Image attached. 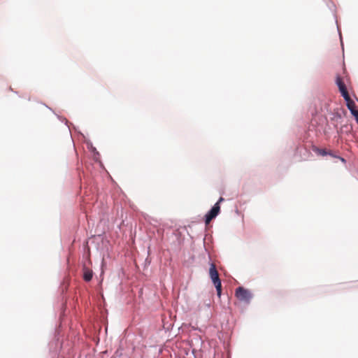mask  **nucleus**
I'll return each mask as SVG.
<instances>
[{"instance_id": "obj_1", "label": "nucleus", "mask_w": 358, "mask_h": 358, "mask_svg": "<svg viewBox=\"0 0 358 358\" xmlns=\"http://www.w3.org/2000/svg\"><path fill=\"white\" fill-rule=\"evenodd\" d=\"M209 275L216 288L217 294L220 298L222 294V282L219 278V274L217 271L215 264L214 263H212L210 264V267L209 269Z\"/></svg>"}, {"instance_id": "obj_2", "label": "nucleus", "mask_w": 358, "mask_h": 358, "mask_svg": "<svg viewBox=\"0 0 358 358\" xmlns=\"http://www.w3.org/2000/svg\"><path fill=\"white\" fill-rule=\"evenodd\" d=\"M235 296L241 301L249 303L252 298L251 292L243 287H238L235 291Z\"/></svg>"}, {"instance_id": "obj_3", "label": "nucleus", "mask_w": 358, "mask_h": 358, "mask_svg": "<svg viewBox=\"0 0 358 358\" xmlns=\"http://www.w3.org/2000/svg\"><path fill=\"white\" fill-rule=\"evenodd\" d=\"M220 210V206L218 203H216L205 216V223L206 225L208 224L210 221L219 214Z\"/></svg>"}, {"instance_id": "obj_4", "label": "nucleus", "mask_w": 358, "mask_h": 358, "mask_svg": "<svg viewBox=\"0 0 358 358\" xmlns=\"http://www.w3.org/2000/svg\"><path fill=\"white\" fill-rule=\"evenodd\" d=\"M336 83L343 97L347 96V95H348L349 93L348 92L344 78H341L340 76H337L336 79Z\"/></svg>"}, {"instance_id": "obj_5", "label": "nucleus", "mask_w": 358, "mask_h": 358, "mask_svg": "<svg viewBox=\"0 0 358 358\" xmlns=\"http://www.w3.org/2000/svg\"><path fill=\"white\" fill-rule=\"evenodd\" d=\"M343 98L346 101V106L350 110V113L356 109V104L355 101L351 99L350 94L347 95V96H343Z\"/></svg>"}, {"instance_id": "obj_6", "label": "nucleus", "mask_w": 358, "mask_h": 358, "mask_svg": "<svg viewBox=\"0 0 358 358\" xmlns=\"http://www.w3.org/2000/svg\"><path fill=\"white\" fill-rule=\"evenodd\" d=\"M83 270V279L87 282L90 281L93 277V271L86 266H84Z\"/></svg>"}, {"instance_id": "obj_7", "label": "nucleus", "mask_w": 358, "mask_h": 358, "mask_svg": "<svg viewBox=\"0 0 358 358\" xmlns=\"http://www.w3.org/2000/svg\"><path fill=\"white\" fill-rule=\"evenodd\" d=\"M313 150L322 156H325L327 155V152L324 149L315 148L313 149Z\"/></svg>"}, {"instance_id": "obj_8", "label": "nucleus", "mask_w": 358, "mask_h": 358, "mask_svg": "<svg viewBox=\"0 0 358 358\" xmlns=\"http://www.w3.org/2000/svg\"><path fill=\"white\" fill-rule=\"evenodd\" d=\"M351 114L355 117L357 122L358 123V110L355 109L351 112Z\"/></svg>"}, {"instance_id": "obj_9", "label": "nucleus", "mask_w": 358, "mask_h": 358, "mask_svg": "<svg viewBox=\"0 0 358 358\" xmlns=\"http://www.w3.org/2000/svg\"><path fill=\"white\" fill-rule=\"evenodd\" d=\"M223 201H224V199L222 197H220L217 203H218L220 204V203Z\"/></svg>"}]
</instances>
